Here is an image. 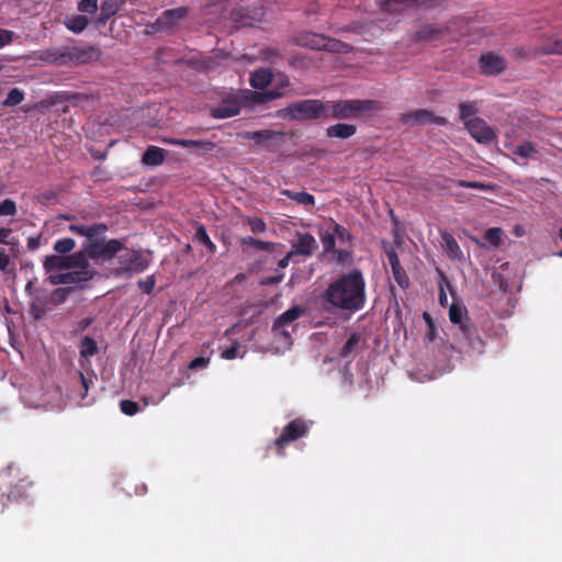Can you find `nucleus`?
<instances>
[{
	"label": "nucleus",
	"mask_w": 562,
	"mask_h": 562,
	"mask_svg": "<svg viewBox=\"0 0 562 562\" xmlns=\"http://www.w3.org/2000/svg\"><path fill=\"white\" fill-rule=\"evenodd\" d=\"M326 36L318 35V34H307L306 40H301L299 44L308 46L313 49H324L326 44Z\"/></svg>",
	"instance_id": "4c0bfd02"
},
{
	"label": "nucleus",
	"mask_w": 562,
	"mask_h": 562,
	"mask_svg": "<svg viewBox=\"0 0 562 562\" xmlns=\"http://www.w3.org/2000/svg\"><path fill=\"white\" fill-rule=\"evenodd\" d=\"M333 233L335 237L341 243H349L352 240L351 233L340 224H335Z\"/></svg>",
	"instance_id": "603ef678"
},
{
	"label": "nucleus",
	"mask_w": 562,
	"mask_h": 562,
	"mask_svg": "<svg viewBox=\"0 0 562 562\" xmlns=\"http://www.w3.org/2000/svg\"><path fill=\"white\" fill-rule=\"evenodd\" d=\"M37 59L49 65L66 66L65 47L42 49L37 54Z\"/></svg>",
	"instance_id": "aec40b11"
},
{
	"label": "nucleus",
	"mask_w": 562,
	"mask_h": 562,
	"mask_svg": "<svg viewBox=\"0 0 562 562\" xmlns=\"http://www.w3.org/2000/svg\"><path fill=\"white\" fill-rule=\"evenodd\" d=\"M75 246L76 241L70 237H66L56 240L53 248L59 255H67L75 248Z\"/></svg>",
	"instance_id": "a19ab883"
},
{
	"label": "nucleus",
	"mask_w": 562,
	"mask_h": 562,
	"mask_svg": "<svg viewBox=\"0 0 562 562\" xmlns=\"http://www.w3.org/2000/svg\"><path fill=\"white\" fill-rule=\"evenodd\" d=\"M44 307L45 305H37L35 302L31 301L29 311L30 315L36 321L43 318L45 314Z\"/></svg>",
	"instance_id": "69168bd1"
},
{
	"label": "nucleus",
	"mask_w": 562,
	"mask_h": 562,
	"mask_svg": "<svg viewBox=\"0 0 562 562\" xmlns=\"http://www.w3.org/2000/svg\"><path fill=\"white\" fill-rule=\"evenodd\" d=\"M281 194L285 195L286 198L295 201L297 204L305 205V206H313L315 204V198L314 195L301 191V192H294L289 189L281 190Z\"/></svg>",
	"instance_id": "c756f323"
},
{
	"label": "nucleus",
	"mask_w": 562,
	"mask_h": 562,
	"mask_svg": "<svg viewBox=\"0 0 562 562\" xmlns=\"http://www.w3.org/2000/svg\"><path fill=\"white\" fill-rule=\"evenodd\" d=\"M156 279L154 276H148L145 279H140L137 281L138 289L145 293L150 294L155 288Z\"/></svg>",
	"instance_id": "8fccbe9b"
},
{
	"label": "nucleus",
	"mask_w": 562,
	"mask_h": 562,
	"mask_svg": "<svg viewBox=\"0 0 562 562\" xmlns=\"http://www.w3.org/2000/svg\"><path fill=\"white\" fill-rule=\"evenodd\" d=\"M32 302H35L37 305H47L49 303V296L43 289H35L34 295L31 299Z\"/></svg>",
	"instance_id": "e2e57ef3"
},
{
	"label": "nucleus",
	"mask_w": 562,
	"mask_h": 562,
	"mask_svg": "<svg viewBox=\"0 0 562 562\" xmlns=\"http://www.w3.org/2000/svg\"><path fill=\"white\" fill-rule=\"evenodd\" d=\"M449 319L452 324L459 326V330H462V325L473 324L469 317H467V310L456 303H452L449 308Z\"/></svg>",
	"instance_id": "bb28decb"
},
{
	"label": "nucleus",
	"mask_w": 562,
	"mask_h": 562,
	"mask_svg": "<svg viewBox=\"0 0 562 562\" xmlns=\"http://www.w3.org/2000/svg\"><path fill=\"white\" fill-rule=\"evenodd\" d=\"M69 293H70V289L57 288L52 292L50 300L55 304H61L66 301Z\"/></svg>",
	"instance_id": "13d9d810"
},
{
	"label": "nucleus",
	"mask_w": 562,
	"mask_h": 562,
	"mask_svg": "<svg viewBox=\"0 0 562 562\" xmlns=\"http://www.w3.org/2000/svg\"><path fill=\"white\" fill-rule=\"evenodd\" d=\"M15 38V33L10 30L0 29V48L11 44Z\"/></svg>",
	"instance_id": "0e129e2a"
},
{
	"label": "nucleus",
	"mask_w": 562,
	"mask_h": 562,
	"mask_svg": "<svg viewBox=\"0 0 562 562\" xmlns=\"http://www.w3.org/2000/svg\"><path fill=\"white\" fill-rule=\"evenodd\" d=\"M260 56L263 60L273 63L277 58L281 57V54L277 47H263L260 49Z\"/></svg>",
	"instance_id": "5fc2aeb1"
},
{
	"label": "nucleus",
	"mask_w": 562,
	"mask_h": 562,
	"mask_svg": "<svg viewBox=\"0 0 562 562\" xmlns=\"http://www.w3.org/2000/svg\"><path fill=\"white\" fill-rule=\"evenodd\" d=\"M459 111H460V119L465 122V121L470 120V116L475 114L476 108H475V104L472 102H461L459 104Z\"/></svg>",
	"instance_id": "de8ad7c7"
},
{
	"label": "nucleus",
	"mask_w": 562,
	"mask_h": 562,
	"mask_svg": "<svg viewBox=\"0 0 562 562\" xmlns=\"http://www.w3.org/2000/svg\"><path fill=\"white\" fill-rule=\"evenodd\" d=\"M479 66L481 74L497 76L506 69V59L493 53H486L481 55Z\"/></svg>",
	"instance_id": "ddd939ff"
},
{
	"label": "nucleus",
	"mask_w": 562,
	"mask_h": 562,
	"mask_svg": "<svg viewBox=\"0 0 562 562\" xmlns=\"http://www.w3.org/2000/svg\"><path fill=\"white\" fill-rule=\"evenodd\" d=\"M376 109L378 103L373 100L351 99L326 102V112L330 111V116L336 120L358 119Z\"/></svg>",
	"instance_id": "f03ea898"
},
{
	"label": "nucleus",
	"mask_w": 562,
	"mask_h": 562,
	"mask_svg": "<svg viewBox=\"0 0 562 562\" xmlns=\"http://www.w3.org/2000/svg\"><path fill=\"white\" fill-rule=\"evenodd\" d=\"M99 351L97 341L90 337L85 336L80 341V357L89 359L97 355Z\"/></svg>",
	"instance_id": "c9c22d12"
},
{
	"label": "nucleus",
	"mask_w": 562,
	"mask_h": 562,
	"mask_svg": "<svg viewBox=\"0 0 562 562\" xmlns=\"http://www.w3.org/2000/svg\"><path fill=\"white\" fill-rule=\"evenodd\" d=\"M273 80V74L268 68H259L251 72L250 85L256 89L267 88Z\"/></svg>",
	"instance_id": "a878e982"
},
{
	"label": "nucleus",
	"mask_w": 562,
	"mask_h": 562,
	"mask_svg": "<svg viewBox=\"0 0 562 562\" xmlns=\"http://www.w3.org/2000/svg\"><path fill=\"white\" fill-rule=\"evenodd\" d=\"M457 184L460 188H470V189H476V190H483V191L491 189V186L480 182V181L459 180Z\"/></svg>",
	"instance_id": "680f3d73"
},
{
	"label": "nucleus",
	"mask_w": 562,
	"mask_h": 562,
	"mask_svg": "<svg viewBox=\"0 0 562 562\" xmlns=\"http://www.w3.org/2000/svg\"><path fill=\"white\" fill-rule=\"evenodd\" d=\"M392 274H393L395 282L398 284L400 288L405 290L409 286V278H408L405 269L402 266L398 268L392 269Z\"/></svg>",
	"instance_id": "c03bdc74"
},
{
	"label": "nucleus",
	"mask_w": 562,
	"mask_h": 562,
	"mask_svg": "<svg viewBox=\"0 0 562 562\" xmlns=\"http://www.w3.org/2000/svg\"><path fill=\"white\" fill-rule=\"evenodd\" d=\"M441 247L446 251L448 258L454 261H461L463 259V251L460 248L456 238L448 232L443 231L440 233Z\"/></svg>",
	"instance_id": "6ab92c4d"
},
{
	"label": "nucleus",
	"mask_w": 562,
	"mask_h": 562,
	"mask_svg": "<svg viewBox=\"0 0 562 562\" xmlns=\"http://www.w3.org/2000/svg\"><path fill=\"white\" fill-rule=\"evenodd\" d=\"M360 339H361V337L358 333L351 334L350 337L348 338V340L345 342V345L340 349V352H339L340 357H342V358L349 357L356 350L357 346L360 342Z\"/></svg>",
	"instance_id": "58836bf2"
},
{
	"label": "nucleus",
	"mask_w": 562,
	"mask_h": 562,
	"mask_svg": "<svg viewBox=\"0 0 562 562\" xmlns=\"http://www.w3.org/2000/svg\"><path fill=\"white\" fill-rule=\"evenodd\" d=\"M297 239L292 245L294 255L311 256L316 248V240L310 233H297Z\"/></svg>",
	"instance_id": "412c9836"
},
{
	"label": "nucleus",
	"mask_w": 562,
	"mask_h": 562,
	"mask_svg": "<svg viewBox=\"0 0 562 562\" xmlns=\"http://www.w3.org/2000/svg\"><path fill=\"white\" fill-rule=\"evenodd\" d=\"M121 249L122 241L119 239H94L90 240L87 245L89 258L94 260L109 261L114 258L116 259Z\"/></svg>",
	"instance_id": "0eeeda50"
},
{
	"label": "nucleus",
	"mask_w": 562,
	"mask_h": 562,
	"mask_svg": "<svg viewBox=\"0 0 562 562\" xmlns=\"http://www.w3.org/2000/svg\"><path fill=\"white\" fill-rule=\"evenodd\" d=\"M89 24V19L86 15L75 14L66 19L65 26L76 33H81Z\"/></svg>",
	"instance_id": "7c9ffc66"
},
{
	"label": "nucleus",
	"mask_w": 562,
	"mask_h": 562,
	"mask_svg": "<svg viewBox=\"0 0 562 562\" xmlns=\"http://www.w3.org/2000/svg\"><path fill=\"white\" fill-rule=\"evenodd\" d=\"M15 213L16 205L11 199H5L0 203V216L14 215Z\"/></svg>",
	"instance_id": "4d7b16f0"
},
{
	"label": "nucleus",
	"mask_w": 562,
	"mask_h": 562,
	"mask_svg": "<svg viewBox=\"0 0 562 562\" xmlns=\"http://www.w3.org/2000/svg\"><path fill=\"white\" fill-rule=\"evenodd\" d=\"M285 134L281 131L260 130L247 132L246 138L252 139L257 145H262L268 149L274 150L284 142Z\"/></svg>",
	"instance_id": "9b49d317"
},
{
	"label": "nucleus",
	"mask_w": 562,
	"mask_h": 562,
	"mask_svg": "<svg viewBox=\"0 0 562 562\" xmlns=\"http://www.w3.org/2000/svg\"><path fill=\"white\" fill-rule=\"evenodd\" d=\"M24 100V92L19 88L9 91L5 100L2 102L4 106H15Z\"/></svg>",
	"instance_id": "37998d69"
},
{
	"label": "nucleus",
	"mask_w": 562,
	"mask_h": 562,
	"mask_svg": "<svg viewBox=\"0 0 562 562\" xmlns=\"http://www.w3.org/2000/svg\"><path fill=\"white\" fill-rule=\"evenodd\" d=\"M400 121L402 124L409 126L426 124H435L441 126L448 123L446 117L436 115L431 111L426 109H417L411 112L403 113L400 116Z\"/></svg>",
	"instance_id": "6e6552de"
},
{
	"label": "nucleus",
	"mask_w": 562,
	"mask_h": 562,
	"mask_svg": "<svg viewBox=\"0 0 562 562\" xmlns=\"http://www.w3.org/2000/svg\"><path fill=\"white\" fill-rule=\"evenodd\" d=\"M166 155V149L150 145L143 154L142 162L146 166H159L165 161Z\"/></svg>",
	"instance_id": "5701e85b"
},
{
	"label": "nucleus",
	"mask_w": 562,
	"mask_h": 562,
	"mask_svg": "<svg viewBox=\"0 0 562 562\" xmlns=\"http://www.w3.org/2000/svg\"><path fill=\"white\" fill-rule=\"evenodd\" d=\"M117 267L111 270V274L120 278L144 272L149 266V258L142 251L126 247L122 243V249L116 256Z\"/></svg>",
	"instance_id": "7ed1b4c3"
},
{
	"label": "nucleus",
	"mask_w": 562,
	"mask_h": 562,
	"mask_svg": "<svg viewBox=\"0 0 562 562\" xmlns=\"http://www.w3.org/2000/svg\"><path fill=\"white\" fill-rule=\"evenodd\" d=\"M347 47H348L347 44H345L340 41L327 37L324 49L328 50V52H334V53H345V52H347Z\"/></svg>",
	"instance_id": "09e8293b"
},
{
	"label": "nucleus",
	"mask_w": 562,
	"mask_h": 562,
	"mask_svg": "<svg viewBox=\"0 0 562 562\" xmlns=\"http://www.w3.org/2000/svg\"><path fill=\"white\" fill-rule=\"evenodd\" d=\"M121 412L127 416H133L140 411L138 403L131 400H122L120 402Z\"/></svg>",
	"instance_id": "49530a36"
},
{
	"label": "nucleus",
	"mask_w": 562,
	"mask_h": 562,
	"mask_svg": "<svg viewBox=\"0 0 562 562\" xmlns=\"http://www.w3.org/2000/svg\"><path fill=\"white\" fill-rule=\"evenodd\" d=\"M366 279L361 270L352 269L334 279L323 293L327 308L352 315L361 311L367 302Z\"/></svg>",
	"instance_id": "f257e3e1"
},
{
	"label": "nucleus",
	"mask_w": 562,
	"mask_h": 562,
	"mask_svg": "<svg viewBox=\"0 0 562 562\" xmlns=\"http://www.w3.org/2000/svg\"><path fill=\"white\" fill-rule=\"evenodd\" d=\"M164 143L183 148H196L198 155H204L213 151L216 147L215 143L203 139H186V138H165Z\"/></svg>",
	"instance_id": "2eb2a0df"
},
{
	"label": "nucleus",
	"mask_w": 562,
	"mask_h": 562,
	"mask_svg": "<svg viewBox=\"0 0 562 562\" xmlns=\"http://www.w3.org/2000/svg\"><path fill=\"white\" fill-rule=\"evenodd\" d=\"M194 238H195L196 241H199L200 244L204 245L207 248L210 254H214L216 251V245L209 237V234H207L206 228L204 227V225L200 224L196 227V232H195Z\"/></svg>",
	"instance_id": "e433bc0d"
},
{
	"label": "nucleus",
	"mask_w": 562,
	"mask_h": 562,
	"mask_svg": "<svg viewBox=\"0 0 562 562\" xmlns=\"http://www.w3.org/2000/svg\"><path fill=\"white\" fill-rule=\"evenodd\" d=\"M272 82L276 83V89H272L271 91H281L282 93H283V89H285L290 85L288 76L282 72H278L277 75H273Z\"/></svg>",
	"instance_id": "bf43d9fd"
},
{
	"label": "nucleus",
	"mask_w": 562,
	"mask_h": 562,
	"mask_svg": "<svg viewBox=\"0 0 562 562\" xmlns=\"http://www.w3.org/2000/svg\"><path fill=\"white\" fill-rule=\"evenodd\" d=\"M544 55L559 54L562 55V37L553 38L542 44L539 48Z\"/></svg>",
	"instance_id": "ea45409f"
},
{
	"label": "nucleus",
	"mask_w": 562,
	"mask_h": 562,
	"mask_svg": "<svg viewBox=\"0 0 562 562\" xmlns=\"http://www.w3.org/2000/svg\"><path fill=\"white\" fill-rule=\"evenodd\" d=\"M333 255L338 263H350L352 260V251L346 249H335Z\"/></svg>",
	"instance_id": "052dcab7"
},
{
	"label": "nucleus",
	"mask_w": 562,
	"mask_h": 562,
	"mask_svg": "<svg viewBox=\"0 0 562 562\" xmlns=\"http://www.w3.org/2000/svg\"><path fill=\"white\" fill-rule=\"evenodd\" d=\"M512 155L519 157L524 160V164H526L529 159H538L539 149L535 143L525 140L518 145L512 146Z\"/></svg>",
	"instance_id": "4be33fe9"
},
{
	"label": "nucleus",
	"mask_w": 562,
	"mask_h": 562,
	"mask_svg": "<svg viewBox=\"0 0 562 562\" xmlns=\"http://www.w3.org/2000/svg\"><path fill=\"white\" fill-rule=\"evenodd\" d=\"M94 274H95L94 271L77 270V271L66 272V273H64L65 284L87 282V281H90L91 279H93Z\"/></svg>",
	"instance_id": "72a5a7b5"
},
{
	"label": "nucleus",
	"mask_w": 562,
	"mask_h": 562,
	"mask_svg": "<svg viewBox=\"0 0 562 562\" xmlns=\"http://www.w3.org/2000/svg\"><path fill=\"white\" fill-rule=\"evenodd\" d=\"M43 268L47 273L59 271V270H69V259L68 256H58V255H49L46 256L43 261Z\"/></svg>",
	"instance_id": "393cba45"
},
{
	"label": "nucleus",
	"mask_w": 562,
	"mask_h": 562,
	"mask_svg": "<svg viewBox=\"0 0 562 562\" xmlns=\"http://www.w3.org/2000/svg\"><path fill=\"white\" fill-rule=\"evenodd\" d=\"M380 9L384 12L395 13L409 7L417 0H378Z\"/></svg>",
	"instance_id": "c85d7f7f"
},
{
	"label": "nucleus",
	"mask_w": 562,
	"mask_h": 562,
	"mask_svg": "<svg viewBox=\"0 0 562 562\" xmlns=\"http://www.w3.org/2000/svg\"><path fill=\"white\" fill-rule=\"evenodd\" d=\"M503 231L499 227L488 228L484 233V239L493 247H498L502 244Z\"/></svg>",
	"instance_id": "79ce46f5"
},
{
	"label": "nucleus",
	"mask_w": 562,
	"mask_h": 562,
	"mask_svg": "<svg viewBox=\"0 0 562 562\" xmlns=\"http://www.w3.org/2000/svg\"><path fill=\"white\" fill-rule=\"evenodd\" d=\"M282 95H283V93L281 91H251V90H244L239 94L243 105L263 104V103H267L274 99H278Z\"/></svg>",
	"instance_id": "dca6fc26"
},
{
	"label": "nucleus",
	"mask_w": 562,
	"mask_h": 562,
	"mask_svg": "<svg viewBox=\"0 0 562 562\" xmlns=\"http://www.w3.org/2000/svg\"><path fill=\"white\" fill-rule=\"evenodd\" d=\"M283 277H284L283 273L272 276V277H266V278L260 279L259 284L263 285V286L278 284L283 280Z\"/></svg>",
	"instance_id": "774afa93"
},
{
	"label": "nucleus",
	"mask_w": 562,
	"mask_h": 562,
	"mask_svg": "<svg viewBox=\"0 0 562 562\" xmlns=\"http://www.w3.org/2000/svg\"><path fill=\"white\" fill-rule=\"evenodd\" d=\"M189 13L187 7H178L175 9L165 10L155 22L147 25L149 33L158 32H173L179 22L183 20Z\"/></svg>",
	"instance_id": "423d86ee"
},
{
	"label": "nucleus",
	"mask_w": 562,
	"mask_h": 562,
	"mask_svg": "<svg viewBox=\"0 0 562 562\" xmlns=\"http://www.w3.org/2000/svg\"><path fill=\"white\" fill-rule=\"evenodd\" d=\"M460 333L473 352L477 355H482L484 352V340L477 335V330L473 324L462 325V330Z\"/></svg>",
	"instance_id": "a211bd4d"
},
{
	"label": "nucleus",
	"mask_w": 562,
	"mask_h": 562,
	"mask_svg": "<svg viewBox=\"0 0 562 562\" xmlns=\"http://www.w3.org/2000/svg\"><path fill=\"white\" fill-rule=\"evenodd\" d=\"M356 132L357 126L353 124L337 123L327 127L326 135L329 138L347 139L353 136Z\"/></svg>",
	"instance_id": "b1692460"
},
{
	"label": "nucleus",
	"mask_w": 562,
	"mask_h": 562,
	"mask_svg": "<svg viewBox=\"0 0 562 562\" xmlns=\"http://www.w3.org/2000/svg\"><path fill=\"white\" fill-rule=\"evenodd\" d=\"M321 241L325 252H333L335 250L336 237L334 233L322 234Z\"/></svg>",
	"instance_id": "864d4df0"
},
{
	"label": "nucleus",
	"mask_w": 562,
	"mask_h": 562,
	"mask_svg": "<svg viewBox=\"0 0 562 562\" xmlns=\"http://www.w3.org/2000/svg\"><path fill=\"white\" fill-rule=\"evenodd\" d=\"M209 362H210L209 358L196 357V358H194L193 360L190 361L188 368L190 370H196V369H200V368H205V367H207Z\"/></svg>",
	"instance_id": "338daca9"
},
{
	"label": "nucleus",
	"mask_w": 562,
	"mask_h": 562,
	"mask_svg": "<svg viewBox=\"0 0 562 562\" xmlns=\"http://www.w3.org/2000/svg\"><path fill=\"white\" fill-rule=\"evenodd\" d=\"M88 257L89 255L87 252V246L83 250L68 255L70 269L78 268L79 271H91L89 269Z\"/></svg>",
	"instance_id": "cd10ccee"
},
{
	"label": "nucleus",
	"mask_w": 562,
	"mask_h": 562,
	"mask_svg": "<svg viewBox=\"0 0 562 562\" xmlns=\"http://www.w3.org/2000/svg\"><path fill=\"white\" fill-rule=\"evenodd\" d=\"M126 4V0H103L101 2L100 11L110 18L116 15L121 10H123Z\"/></svg>",
	"instance_id": "473e14b6"
},
{
	"label": "nucleus",
	"mask_w": 562,
	"mask_h": 562,
	"mask_svg": "<svg viewBox=\"0 0 562 562\" xmlns=\"http://www.w3.org/2000/svg\"><path fill=\"white\" fill-rule=\"evenodd\" d=\"M240 244L261 251H272L276 246L274 243L263 241L251 236L243 237Z\"/></svg>",
	"instance_id": "f704fd0d"
},
{
	"label": "nucleus",
	"mask_w": 562,
	"mask_h": 562,
	"mask_svg": "<svg viewBox=\"0 0 562 562\" xmlns=\"http://www.w3.org/2000/svg\"><path fill=\"white\" fill-rule=\"evenodd\" d=\"M66 66L83 65L100 56V49L94 45L87 46H66L65 47Z\"/></svg>",
	"instance_id": "1a4fd4ad"
},
{
	"label": "nucleus",
	"mask_w": 562,
	"mask_h": 562,
	"mask_svg": "<svg viewBox=\"0 0 562 562\" xmlns=\"http://www.w3.org/2000/svg\"><path fill=\"white\" fill-rule=\"evenodd\" d=\"M304 314V308L299 306V305H294L292 307H290L289 310H286L285 312H283L281 315H279L274 323H273V326H272V329L273 331H279L280 330V334L288 337L289 336V333L284 329H281L283 328L284 326L293 323L294 321H296L300 316H302Z\"/></svg>",
	"instance_id": "f3484780"
},
{
	"label": "nucleus",
	"mask_w": 562,
	"mask_h": 562,
	"mask_svg": "<svg viewBox=\"0 0 562 562\" xmlns=\"http://www.w3.org/2000/svg\"><path fill=\"white\" fill-rule=\"evenodd\" d=\"M247 224L249 225L250 231L254 234H260V233H263L267 229V224L260 217H256V216L255 217H248Z\"/></svg>",
	"instance_id": "3c124183"
},
{
	"label": "nucleus",
	"mask_w": 562,
	"mask_h": 562,
	"mask_svg": "<svg viewBox=\"0 0 562 562\" xmlns=\"http://www.w3.org/2000/svg\"><path fill=\"white\" fill-rule=\"evenodd\" d=\"M108 231V225L104 223H94L92 225H86L87 238L94 240L99 236H102Z\"/></svg>",
	"instance_id": "a18cd8bd"
},
{
	"label": "nucleus",
	"mask_w": 562,
	"mask_h": 562,
	"mask_svg": "<svg viewBox=\"0 0 562 562\" xmlns=\"http://www.w3.org/2000/svg\"><path fill=\"white\" fill-rule=\"evenodd\" d=\"M416 41H435L442 38L445 41H454L457 35L452 34L451 26L445 27L436 25H424L414 35Z\"/></svg>",
	"instance_id": "f8f14e48"
},
{
	"label": "nucleus",
	"mask_w": 562,
	"mask_h": 562,
	"mask_svg": "<svg viewBox=\"0 0 562 562\" xmlns=\"http://www.w3.org/2000/svg\"><path fill=\"white\" fill-rule=\"evenodd\" d=\"M310 422L303 418H295L291 420L288 425L284 426L282 434L273 441L278 453L280 456L284 454V448L300 439L305 437L310 431Z\"/></svg>",
	"instance_id": "39448f33"
},
{
	"label": "nucleus",
	"mask_w": 562,
	"mask_h": 562,
	"mask_svg": "<svg viewBox=\"0 0 562 562\" xmlns=\"http://www.w3.org/2000/svg\"><path fill=\"white\" fill-rule=\"evenodd\" d=\"M78 10L82 13L93 14L98 10L97 0H80L78 2Z\"/></svg>",
	"instance_id": "6e6d98bb"
},
{
	"label": "nucleus",
	"mask_w": 562,
	"mask_h": 562,
	"mask_svg": "<svg viewBox=\"0 0 562 562\" xmlns=\"http://www.w3.org/2000/svg\"><path fill=\"white\" fill-rule=\"evenodd\" d=\"M465 128L480 144L487 145L496 138V134L493 128L481 117H474L465 121Z\"/></svg>",
	"instance_id": "9d476101"
},
{
	"label": "nucleus",
	"mask_w": 562,
	"mask_h": 562,
	"mask_svg": "<svg viewBox=\"0 0 562 562\" xmlns=\"http://www.w3.org/2000/svg\"><path fill=\"white\" fill-rule=\"evenodd\" d=\"M243 106L239 94L231 95L212 109L211 115L214 119H227L239 114Z\"/></svg>",
	"instance_id": "4468645a"
},
{
	"label": "nucleus",
	"mask_w": 562,
	"mask_h": 562,
	"mask_svg": "<svg viewBox=\"0 0 562 562\" xmlns=\"http://www.w3.org/2000/svg\"><path fill=\"white\" fill-rule=\"evenodd\" d=\"M283 111L291 120L295 121L316 120L327 116L326 102L314 99L292 102Z\"/></svg>",
	"instance_id": "20e7f679"
},
{
	"label": "nucleus",
	"mask_w": 562,
	"mask_h": 562,
	"mask_svg": "<svg viewBox=\"0 0 562 562\" xmlns=\"http://www.w3.org/2000/svg\"><path fill=\"white\" fill-rule=\"evenodd\" d=\"M33 486V482L29 479H21L15 485H13L9 491V498L20 499L26 498L27 490Z\"/></svg>",
	"instance_id": "2f4dec72"
}]
</instances>
